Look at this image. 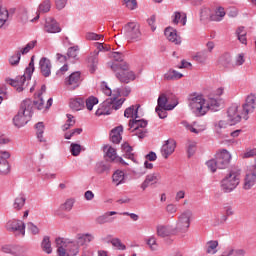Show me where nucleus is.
Returning <instances> with one entry per match:
<instances>
[{
	"instance_id": "nucleus-38",
	"label": "nucleus",
	"mask_w": 256,
	"mask_h": 256,
	"mask_svg": "<svg viewBox=\"0 0 256 256\" xmlns=\"http://www.w3.org/2000/svg\"><path fill=\"white\" fill-rule=\"evenodd\" d=\"M217 247H219V242L217 240H211L206 244V253L210 255H215L217 253Z\"/></svg>"
},
{
	"instance_id": "nucleus-10",
	"label": "nucleus",
	"mask_w": 256,
	"mask_h": 256,
	"mask_svg": "<svg viewBox=\"0 0 256 256\" xmlns=\"http://www.w3.org/2000/svg\"><path fill=\"white\" fill-rule=\"evenodd\" d=\"M125 35L130 41H141V25L137 22H129L125 26Z\"/></svg>"
},
{
	"instance_id": "nucleus-31",
	"label": "nucleus",
	"mask_w": 256,
	"mask_h": 256,
	"mask_svg": "<svg viewBox=\"0 0 256 256\" xmlns=\"http://www.w3.org/2000/svg\"><path fill=\"white\" fill-rule=\"evenodd\" d=\"M110 68L114 73H121V72H128L129 71V64L127 62H123V60L120 63L113 62L110 64Z\"/></svg>"
},
{
	"instance_id": "nucleus-12",
	"label": "nucleus",
	"mask_w": 256,
	"mask_h": 256,
	"mask_svg": "<svg viewBox=\"0 0 256 256\" xmlns=\"http://www.w3.org/2000/svg\"><path fill=\"white\" fill-rule=\"evenodd\" d=\"M27 79H29L25 74L22 76H17L15 79L7 78L6 83L14 87L18 93H23L27 87Z\"/></svg>"
},
{
	"instance_id": "nucleus-4",
	"label": "nucleus",
	"mask_w": 256,
	"mask_h": 256,
	"mask_svg": "<svg viewBox=\"0 0 256 256\" xmlns=\"http://www.w3.org/2000/svg\"><path fill=\"white\" fill-rule=\"evenodd\" d=\"M231 163V153L227 149H223L216 153L215 157L206 162L208 169L215 173L217 169H227Z\"/></svg>"
},
{
	"instance_id": "nucleus-26",
	"label": "nucleus",
	"mask_w": 256,
	"mask_h": 256,
	"mask_svg": "<svg viewBox=\"0 0 256 256\" xmlns=\"http://www.w3.org/2000/svg\"><path fill=\"white\" fill-rule=\"evenodd\" d=\"M51 11V0H44L42 3L39 4L37 10V16L34 17L31 21H38L39 13H49Z\"/></svg>"
},
{
	"instance_id": "nucleus-34",
	"label": "nucleus",
	"mask_w": 256,
	"mask_h": 256,
	"mask_svg": "<svg viewBox=\"0 0 256 256\" xmlns=\"http://www.w3.org/2000/svg\"><path fill=\"white\" fill-rule=\"evenodd\" d=\"M95 239V237L92 234H78L77 235V245L79 246H83V245H87V243H91V241H93Z\"/></svg>"
},
{
	"instance_id": "nucleus-6",
	"label": "nucleus",
	"mask_w": 256,
	"mask_h": 256,
	"mask_svg": "<svg viewBox=\"0 0 256 256\" xmlns=\"http://www.w3.org/2000/svg\"><path fill=\"white\" fill-rule=\"evenodd\" d=\"M189 107L198 117L207 115L206 101L203 95L193 94L189 98Z\"/></svg>"
},
{
	"instance_id": "nucleus-57",
	"label": "nucleus",
	"mask_w": 256,
	"mask_h": 256,
	"mask_svg": "<svg viewBox=\"0 0 256 256\" xmlns=\"http://www.w3.org/2000/svg\"><path fill=\"white\" fill-rule=\"evenodd\" d=\"M70 152L72 153L73 157H78L81 154V145L72 143L70 145Z\"/></svg>"
},
{
	"instance_id": "nucleus-55",
	"label": "nucleus",
	"mask_w": 256,
	"mask_h": 256,
	"mask_svg": "<svg viewBox=\"0 0 256 256\" xmlns=\"http://www.w3.org/2000/svg\"><path fill=\"white\" fill-rule=\"evenodd\" d=\"M21 52L20 51H17L14 55H12L10 58H9V63L10 65L12 66H15L19 63V61H21Z\"/></svg>"
},
{
	"instance_id": "nucleus-59",
	"label": "nucleus",
	"mask_w": 256,
	"mask_h": 256,
	"mask_svg": "<svg viewBox=\"0 0 256 256\" xmlns=\"http://www.w3.org/2000/svg\"><path fill=\"white\" fill-rule=\"evenodd\" d=\"M33 105L38 109V111H41L43 107H45V102L43 101V97H41V93H38V100H34Z\"/></svg>"
},
{
	"instance_id": "nucleus-24",
	"label": "nucleus",
	"mask_w": 256,
	"mask_h": 256,
	"mask_svg": "<svg viewBox=\"0 0 256 256\" xmlns=\"http://www.w3.org/2000/svg\"><path fill=\"white\" fill-rule=\"evenodd\" d=\"M168 99H167V95L165 94H161L158 97V106L160 109H164V111H173L174 107H177V103L174 104H168Z\"/></svg>"
},
{
	"instance_id": "nucleus-16",
	"label": "nucleus",
	"mask_w": 256,
	"mask_h": 256,
	"mask_svg": "<svg viewBox=\"0 0 256 256\" xmlns=\"http://www.w3.org/2000/svg\"><path fill=\"white\" fill-rule=\"evenodd\" d=\"M176 147L177 142H175L173 139L166 140L161 147L162 157H164V159H168L169 155H173Z\"/></svg>"
},
{
	"instance_id": "nucleus-9",
	"label": "nucleus",
	"mask_w": 256,
	"mask_h": 256,
	"mask_svg": "<svg viewBox=\"0 0 256 256\" xmlns=\"http://www.w3.org/2000/svg\"><path fill=\"white\" fill-rule=\"evenodd\" d=\"M191 217H193V212L191 210L184 211L179 217L176 223V234L178 233H187L189 227H191Z\"/></svg>"
},
{
	"instance_id": "nucleus-3",
	"label": "nucleus",
	"mask_w": 256,
	"mask_h": 256,
	"mask_svg": "<svg viewBox=\"0 0 256 256\" xmlns=\"http://www.w3.org/2000/svg\"><path fill=\"white\" fill-rule=\"evenodd\" d=\"M33 117V101L31 99H25L20 104V109L18 114L13 118V123L15 127L21 128L25 127L31 118Z\"/></svg>"
},
{
	"instance_id": "nucleus-22",
	"label": "nucleus",
	"mask_w": 256,
	"mask_h": 256,
	"mask_svg": "<svg viewBox=\"0 0 256 256\" xmlns=\"http://www.w3.org/2000/svg\"><path fill=\"white\" fill-rule=\"evenodd\" d=\"M112 183L116 187H119V185H124V183H127V179L125 178V172L122 170H116L112 174Z\"/></svg>"
},
{
	"instance_id": "nucleus-60",
	"label": "nucleus",
	"mask_w": 256,
	"mask_h": 256,
	"mask_svg": "<svg viewBox=\"0 0 256 256\" xmlns=\"http://www.w3.org/2000/svg\"><path fill=\"white\" fill-rule=\"evenodd\" d=\"M207 52H199L197 55L194 56V60L197 61L198 63H205L207 61Z\"/></svg>"
},
{
	"instance_id": "nucleus-7",
	"label": "nucleus",
	"mask_w": 256,
	"mask_h": 256,
	"mask_svg": "<svg viewBox=\"0 0 256 256\" xmlns=\"http://www.w3.org/2000/svg\"><path fill=\"white\" fill-rule=\"evenodd\" d=\"M56 247L58 256H70V255H78L79 246L73 245L71 243L65 242L63 238H56Z\"/></svg>"
},
{
	"instance_id": "nucleus-18",
	"label": "nucleus",
	"mask_w": 256,
	"mask_h": 256,
	"mask_svg": "<svg viewBox=\"0 0 256 256\" xmlns=\"http://www.w3.org/2000/svg\"><path fill=\"white\" fill-rule=\"evenodd\" d=\"M51 60H49L47 57H42L39 61V69L40 73L43 75V77H49L51 75V69H52Z\"/></svg>"
},
{
	"instance_id": "nucleus-15",
	"label": "nucleus",
	"mask_w": 256,
	"mask_h": 256,
	"mask_svg": "<svg viewBox=\"0 0 256 256\" xmlns=\"http://www.w3.org/2000/svg\"><path fill=\"white\" fill-rule=\"evenodd\" d=\"M156 233L158 237H173V235H177V230L171 225H158L156 227Z\"/></svg>"
},
{
	"instance_id": "nucleus-11",
	"label": "nucleus",
	"mask_w": 256,
	"mask_h": 256,
	"mask_svg": "<svg viewBox=\"0 0 256 256\" xmlns=\"http://www.w3.org/2000/svg\"><path fill=\"white\" fill-rule=\"evenodd\" d=\"M82 81L81 72L76 71L66 77L64 85L67 87L68 91H75V89L80 87Z\"/></svg>"
},
{
	"instance_id": "nucleus-32",
	"label": "nucleus",
	"mask_w": 256,
	"mask_h": 256,
	"mask_svg": "<svg viewBox=\"0 0 256 256\" xmlns=\"http://www.w3.org/2000/svg\"><path fill=\"white\" fill-rule=\"evenodd\" d=\"M69 106L73 111H81L85 107V100L83 98L70 99Z\"/></svg>"
},
{
	"instance_id": "nucleus-45",
	"label": "nucleus",
	"mask_w": 256,
	"mask_h": 256,
	"mask_svg": "<svg viewBox=\"0 0 256 256\" xmlns=\"http://www.w3.org/2000/svg\"><path fill=\"white\" fill-rule=\"evenodd\" d=\"M9 19V11L7 8L0 7V29L7 23V20Z\"/></svg>"
},
{
	"instance_id": "nucleus-20",
	"label": "nucleus",
	"mask_w": 256,
	"mask_h": 256,
	"mask_svg": "<svg viewBox=\"0 0 256 256\" xmlns=\"http://www.w3.org/2000/svg\"><path fill=\"white\" fill-rule=\"evenodd\" d=\"M115 77L120 83H131V81H135V73L133 71L116 72Z\"/></svg>"
},
{
	"instance_id": "nucleus-50",
	"label": "nucleus",
	"mask_w": 256,
	"mask_h": 256,
	"mask_svg": "<svg viewBox=\"0 0 256 256\" xmlns=\"http://www.w3.org/2000/svg\"><path fill=\"white\" fill-rule=\"evenodd\" d=\"M36 45H37V40H32L24 48H22L20 50V53L22 55H27V53H29V51H31L32 49H35Z\"/></svg>"
},
{
	"instance_id": "nucleus-54",
	"label": "nucleus",
	"mask_w": 256,
	"mask_h": 256,
	"mask_svg": "<svg viewBox=\"0 0 256 256\" xmlns=\"http://www.w3.org/2000/svg\"><path fill=\"white\" fill-rule=\"evenodd\" d=\"M77 55H79V47H70L67 52L68 59H77Z\"/></svg>"
},
{
	"instance_id": "nucleus-61",
	"label": "nucleus",
	"mask_w": 256,
	"mask_h": 256,
	"mask_svg": "<svg viewBox=\"0 0 256 256\" xmlns=\"http://www.w3.org/2000/svg\"><path fill=\"white\" fill-rule=\"evenodd\" d=\"M28 231L32 234V235H39V227H37V225H34L33 222H28L26 224Z\"/></svg>"
},
{
	"instance_id": "nucleus-56",
	"label": "nucleus",
	"mask_w": 256,
	"mask_h": 256,
	"mask_svg": "<svg viewBox=\"0 0 256 256\" xmlns=\"http://www.w3.org/2000/svg\"><path fill=\"white\" fill-rule=\"evenodd\" d=\"M229 124L225 120H220L218 123L215 124V131L218 133V135H221L222 129H227V126Z\"/></svg>"
},
{
	"instance_id": "nucleus-46",
	"label": "nucleus",
	"mask_w": 256,
	"mask_h": 256,
	"mask_svg": "<svg viewBox=\"0 0 256 256\" xmlns=\"http://www.w3.org/2000/svg\"><path fill=\"white\" fill-rule=\"evenodd\" d=\"M186 128H188L191 133L199 134L205 131V125H198L197 122H194V127L192 125L187 124Z\"/></svg>"
},
{
	"instance_id": "nucleus-2",
	"label": "nucleus",
	"mask_w": 256,
	"mask_h": 256,
	"mask_svg": "<svg viewBox=\"0 0 256 256\" xmlns=\"http://www.w3.org/2000/svg\"><path fill=\"white\" fill-rule=\"evenodd\" d=\"M121 97V88H118L113 91V97L107 98L96 111V115L100 117V115H111L113 111H117L121 109L123 103H125V99H119ZM119 99V100H117Z\"/></svg>"
},
{
	"instance_id": "nucleus-23",
	"label": "nucleus",
	"mask_w": 256,
	"mask_h": 256,
	"mask_svg": "<svg viewBox=\"0 0 256 256\" xmlns=\"http://www.w3.org/2000/svg\"><path fill=\"white\" fill-rule=\"evenodd\" d=\"M165 37L171 43H175V45H179L181 43V38L177 36V30L173 29L172 27H168L164 31Z\"/></svg>"
},
{
	"instance_id": "nucleus-33",
	"label": "nucleus",
	"mask_w": 256,
	"mask_h": 256,
	"mask_svg": "<svg viewBox=\"0 0 256 256\" xmlns=\"http://www.w3.org/2000/svg\"><path fill=\"white\" fill-rule=\"evenodd\" d=\"M27 201V198L25 197V194L21 193L19 194L13 203V208L16 211H21V209H23V207H25V202Z\"/></svg>"
},
{
	"instance_id": "nucleus-48",
	"label": "nucleus",
	"mask_w": 256,
	"mask_h": 256,
	"mask_svg": "<svg viewBox=\"0 0 256 256\" xmlns=\"http://www.w3.org/2000/svg\"><path fill=\"white\" fill-rule=\"evenodd\" d=\"M99 103V99L95 96H90L88 99H86V107L88 111H93V107Z\"/></svg>"
},
{
	"instance_id": "nucleus-43",
	"label": "nucleus",
	"mask_w": 256,
	"mask_h": 256,
	"mask_svg": "<svg viewBox=\"0 0 256 256\" xmlns=\"http://www.w3.org/2000/svg\"><path fill=\"white\" fill-rule=\"evenodd\" d=\"M35 71V56L31 57L29 66L25 69V75L27 76L28 80H31V76Z\"/></svg>"
},
{
	"instance_id": "nucleus-25",
	"label": "nucleus",
	"mask_w": 256,
	"mask_h": 256,
	"mask_svg": "<svg viewBox=\"0 0 256 256\" xmlns=\"http://www.w3.org/2000/svg\"><path fill=\"white\" fill-rule=\"evenodd\" d=\"M256 183V173L251 172L249 174H246L243 184V189L245 191H249L250 189H253Z\"/></svg>"
},
{
	"instance_id": "nucleus-58",
	"label": "nucleus",
	"mask_w": 256,
	"mask_h": 256,
	"mask_svg": "<svg viewBox=\"0 0 256 256\" xmlns=\"http://www.w3.org/2000/svg\"><path fill=\"white\" fill-rule=\"evenodd\" d=\"M73 205H75L74 199H68L66 200V203L61 205L62 211H71L73 209Z\"/></svg>"
},
{
	"instance_id": "nucleus-13",
	"label": "nucleus",
	"mask_w": 256,
	"mask_h": 256,
	"mask_svg": "<svg viewBox=\"0 0 256 256\" xmlns=\"http://www.w3.org/2000/svg\"><path fill=\"white\" fill-rule=\"evenodd\" d=\"M6 229L12 233H17V235H22L25 237V223L21 220H10L6 224Z\"/></svg>"
},
{
	"instance_id": "nucleus-35",
	"label": "nucleus",
	"mask_w": 256,
	"mask_h": 256,
	"mask_svg": "<svg viewBox=\"0 0 256 256\" xmlns=\"http://www.w3.org/2000/svg\"><path fill=\"white\" fill-rule=\"evenodd\" d=\"M181 78H183V74L173 69H170L167 73L164 74V79L166 81H178V79Z\"/></svg>"
},
{
	"instance_id": "nucleus-47",
	"label": "nucleus",
	"mask_w": 256,
	"mask_h": 256,
	"mask_svg": "<svg viewBox=\"0 0 256 256\" xmlns=\"http://www.w3.org/2000/svg\"><path fill=\"white\" fill-rule=\"evenodd\" d=\"M146 245H148L151 251H157V248L159 247L157 244V238L154 235L146 239Z\"/></svg>"
},
{
	"instance_id": "nucleus-1",
	"label": "nucleus",
	"mask_w": 256,
	"mask_h": 256,
	"mask_svg": "<svg viewBox=\"0 0 256 256\" xmlns=\"http://www.w3.org/2000/svg\"><path fill=\"white\" fill-rule=\"evenodd\" d=\"M256 107V96L255 94H249L246 97L245 103L242 105L241 113L239 114V106L232 105L228 108V121L230 125H237V123L241 122V117L247 121L249 119V115L255 112Z\"/></svg>"
},
{
	"instance_id": "nucleus-52",
	"label": "nucleus",
	"mask_w": 256,
	"mask_h": 256,
	"mask_svg": "<svg viewBox=\"0 0 256 256\" xmlns=\"http://www.w3.org/2000/svg\"><path fill=\"white\" fill-rule=\"evenodd\" d=\"M111 244L113 245V247H116V249H118L119 251H125V249H127V246L121 243V239L119 238H113L111 240Z\"/></svg>"
},
{
	"instance_id": "nucleus-41",
	"label": "nucleus",
	"mask_w": 256,
	"mask_h": 256,
	"mask_svg": "<svg viewBox=\"0 0 256 256\" xmlns=\"http://www.w3.org/2000/svg\"><path fill=\"white\" fill-rule=\"evenodd\" d=\"M104 153H106V157L111 161H115L117 159V150L109 145L104 146Z\"/></svg>"
},
{
	"instance_id": "nucleus-28",
	"label": "nucleus",
	"mask_w": 256,
	"mask_h": 256,
	"mask_svg": "<svg viewBox=\"0 0 256 256\" xmlns=\"http://www.w3.org/2000/svg\"><path fill=\"white\" fill-rule=\"evenodd\" d=\"M121 133H123V126L114 128L110 133V141L119 145V143H121V139H123L121 137Z\"/></svg>"
},
{
	"instance_id": "nucleus-64",
	"label": "nucleus",
	"mask_w": 256,
	"mask_h": 256,
	"mask_svg": "<svg viewBox=\"0 0 256 256\" xmlns=\"http://www.w3.org/2000/svg\"><path fill=\"white\" fill-rule=\"evenodd\" d=\"M251 157H256V148L254 149H248L246 152L243 154V159H249Z\"/></svg>"
},
{
	"instance_id": "nucleus-40",
	"label": "nucleus",
	"mask_w": 256,
	"mask_h": 256,
	"mask_svg": "<svg viewBox=\"0 0 256 256\" xmlns=\"http://www.w3.org/2000/svg\"><path fill=\"white\" fill-rule=\"evenodd\" d=\"M42 250L44 253H47L50 255V253H53V248L51 247V240L49 236H45L41 243Z\"/></svg>"
},
{
	"instance_id": "nucleus-19",
	"label": "nucleus",
	"mask_w": 256,
	"mask_h": 256,
	"mask_svg": "<svg viewBox=\"0 0 256 256\" xmlns=\"http://www.w3.org/2000/svg\"><path fill=\"white\" fill-rule=\"evenodd\" d=\"M113 215H117V212L109 211L104 213L101 216H98L95 221L97 225H105V223H113V221H115V217H113Z\"/></svg>"
},
{
	"instance_id": "nucleus-29",
	"label": "nucleus",
	"mask_w": 256,
	"mask_h": 256,
	"mask_svg": "<svg viewBox=\"0 0 256 256\" xmlns=\"http://www.w3.org/2000/svg\"><path fill=\"white\" fill-rule=\"evenodd\" d=\"M221 107V101H219L217 98L212 97L211 95L208 98V102H206V108L208 111H219V108Z\"/></svg>"
},
{
	"instance_id": "nucleus-14",
	"label": "nucleus",
	"mask_w": 256,
	"mask_h": 256,
	"mask_svg": "<svg viewBox=\"0 0 256 256\" xmlns=\"http://www.w3.org/2000/svg\"><path fill=\"white\" fill-rule=\"evenodd\" d=\"M11 153L7 151H0V175H9L11 173V165H9V159Z\"/></svg>"
},
{
	"instance_id": "nucleus-8",
	"label": "nucleus",
	"mask_w": 256,
	"mask_h": 256,
	"mask_svg": "<svg viewBox=\"0 0 256 256\" xmlns=\"http://www.w3.org/2000/svg\"><path fill=\"white\" fill-rule=\"evenodd\" d=\"M147 120L134 118L129 121V131L135 133L139 139L147 137Z\"/></svg>"
},
{
	"instance_id": "nucleus-42",
	"label": "nucleus",
	"mask_w": 256,
	"mask_h": 256,
	"mask_svg": "<svg viewBox=\"0 0 256 256\" xmlns=\"http://www.w3.org/2000/svg\"><path fill=\"white\" fill-rule=\"evenodd\" d=\"M236 35L242 45H247V32L245 31V27H239L236 31Z\"/></svg>"
},
{
	"instance_id": "nucleus-51",
	"label": "nucleus",
	"mask_w": 256,
	"mask_h": 256,
	"mask_svg": "<svg viewBox=\"0 0 256 256\" xmlns=\"http://www.w3.org/2000/svg\"><path fill=\"white\" fill-rule=\"evenodd\" d=\"M123 5L129 11H135L138 7L137 0H123Z\"/></svg>"
},
{
	"instance_id": "nucleus-63",
	"label": "nucleus",
	"mask_w": 256,
	"mask_h": 256,
	"mask_svg": "<svg viewBox=\"0 0 256 256\" xmlns=\"http://www.w3.org/2000/svg\"><path fill=\"white\" fill-rule=\"evenodd\" d=\"M101 90L103 91V93L105 95H107L108 97H111L113 91L111 90V88H109V86L107 85V82H101Z\"/></svg>"
},
{
	"instance_id": "nucleus-36",
	"label": "nucleus",
	"mask_w": 256,
	"mask_h": 256,
	"mask_svg": "<svg viewBox=\"0 0 256 256\" xmlns=\"http://www.w3.org/2000/svg\"><path fill=\"white\" fill-rule=\"evenodd\" d=\"M225 8L218 7L214 13L210 16V21H223V17H225Z\"/></svg>"
},
{
	"instance_id": "nucleus-21",
	"label": "nucleus",
	"mask_w": 256,
	"mask_h": 256,
	"mask_svg": "<svg viewBox=\"0 0 256 256\" xmlns=\"http://www.w3.org/2000/svg\"><path fill=\"white\" fill-rule=\"evenodd\" d=\"M159 179H161V176L157 173L147 175L145 180L141 184V189L143 191H145V189H147V187H149L151 185H155V183H158Z\"/></svg>"
},
{
	"instance_id": "nucleus-37",
	"label": "nucleus",
	"mask_w": 256,
	"mask_h": 256,
	"mask_svg": "<svg viewBox=\"0 0 256 256\" xmlns=\"http://www.w3.org/2000/svg\"><path fill=\"white\" fill-rule=\"evenodd\" d=\"M95 171L98 175H103V173H109L111 171V165L105 162H98L95 166Z\"/></svg>"
},
{
	"instance_id": "nucleus-49",
	"label": "nucleus",
	"mask_w": 256,
	"mask_h": 256,
	"mask_svg": "<svg viewBox=\"0 0 256 256\" xmlns=\"http://www.w3.org/2000/svg\"><path fill=\"white\" fill-rule=\"evenodd\" d=\"M18 19H20L22 23H27V21H29V12L26 10V8L19 9Z\"/></svg>"
},
{
	"instance_id": "nucleus-5",
	"label": "nucleus",
	"mask_w": 256,
	"mask_h": 256,
	"mask_svg": "<svg viewBox=\"0 0 256 256\" xmlns=\"http://www.w3.org/2000/svg\"><path fill=\"white\" fill-rule=\"evenodd\" d=\"M241 179V170L232 168L229 173L221 181L222 191L224 193H231V191L237 189Z\"/></svg>"
},
{
	"instance_id": "nucleus-62",
	"label": "nucleus",
	"mask_w": 256,
	"mask_h": 256,
	"mask_svg": "<svg viewBox=\"0 0 256 256\" xmlns=\"http://www.w3.org/2000/svg\"><path fill=\"white\" fill-rule=\"evenodd\" d=\"M101 37H103V35H101V34H97V33H93V32L86 33V39L88 41H99V39H101Z\"/></svg>"
},
{
	"instance_id": "nucleus-17",
	"label": "nucleus",
	"mask_w": 256,
	"mask_h": 256,
	"mask_svg": "<svg viewBox=\"0 0 256 256\" xmlns=\"http://www.w3.org/2000/svg\"><path fill=\"white\" fill-rule=\"evenodd\" d=\"M44 31H46V33H61V27L55 18L48 17L46 18Z\"/></svg>"
},
{
	"instance_id": "nucleus-39",
	"label": "nucleus",
	"mask_w": 256,
	"mask_h": 256,
	"mask_svg": "<svg viewBox=\"0 0 256 256\" xmlns=\"http://www.w3.org/2000/svg\"><path fill=\"white\" fill-rule=\"evenodd\" d=\"M172 17V22L174 23V25H178L179 21L180 23H182L183 26L187 25V15H181V12H175Z\"/></svg>"
},
{
	"instance_id": "nucleus-53",
	"label": "nucleus",
	"mask_w": 256,
	"mask_h": 256,
	"mask_svg": "<svg viewBox=\"0 0 256 256\" xmlns=\"http://www.w3.org/2000/svg\"><path fill=\"white\" fill-rule=\"evenodd\" d=\"M211 15H213V13H211V9L202 8L200 12V19L201 21H205V19H209V21H211Z\"/></svg>"
},
{
	"instance_id": "nucleus-30",
	"label": "nucleus",
	"mask_w": 256,
	"mask_h": 256,
	"mask_svg": "<svg viewBox=\"0 0 256 256\" xmlns=\"http://www.w3.org/2000/svg\"><path fill=\"white\" fill-rule=\"evenodd\" d=\"M98 55L99 52H94L87 58L88 67L90 68L91 73H95L97 69V63H99V59L97 58Z\"/></svg>"
},
{
	"instance_id": "nucleus-44",
	"label": "nucleus",
	"mask_w": 256,
	"mask_h": 256,
	"mask_svg": "<svg viewBox=\"0 0 256 256\" xmlns=\"http://www.w3.org/2000/svg\"><path fill=\"white\" fill-rule=\"evenodd\" d=\"M219 63L222 67L229 68L233 64L231 63V54H224L219 58Z\"/></svg>"
},
{
	"instance_id": "nucleus-27",
	"label": "nucleus",
	"mask_w": 256,
	"mask_h": 256,
	"mask_svg": "<svg viewBox=\"0 0 256 256\" xmlns=\"http://www.w3.org/2000/svg\"><path fill=\"white\" fill-rule=\"evenodd\" d=\"M141 107V105L136 104V105H132L128 108L125 109L124 111V117H127L129 119V117H131L132 119H139V108Z\"/></svg>"
}]
</instances>
